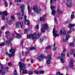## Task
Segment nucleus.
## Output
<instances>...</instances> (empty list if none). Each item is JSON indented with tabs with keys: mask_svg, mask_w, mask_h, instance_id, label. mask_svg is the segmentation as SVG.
<instances>
[{
	"mask_svg": "<svg viewBox=\"0 0 75 75\" xmlns=\"http://www.w3.org/2000/svg\"><path fill=\"white\" fill-rule=\"evenodd\" d=\"M5 27H2L1 28V30H4V29L5 28Z\"/></svg>",
	"mask_w": 75,
	"mask_h": 75,
	"instance_id": "nucleus-63",
	"label": "nucleus"
},
{
	"mask_svg": "<svg viewBox=\"0 0 75 75\" xmlns=\"http://www.w3.org/2000/svg\"><path fill=\"white\" fill-rule=\"evenodd\" d=\"M24 33L25 34H27V30L25 29L24 30Z\"/></svg>",
	"mask_w": 75,
	"mask_h": 75,
	"instance_id": "nucleus-44",
	"label": "nucleus"
},
{
	"mask_svg": "<svg viewBox=\"0 0 75 75\" xmlns=\"http://www.w3.org/2000/svg\"><path fill=\"white\" fill-rule=\"evenodd\" d=\"M27 16H24V18L25 19V20H27V19H27Z\"/></svg>",
	"mask_w": 75,
	"mask_h": 75,
	"instance_id": "nucleus-54",
	"label": "nucleus"
},
{
	"mask_svg": "<svg viewBox=\"0 0 75 75\" xmlns=\"http://www.w3.org/2000/svg\"><path fill=\"white\" fill-rule=\"evenodd\" d=\"M47 58V57L45 56V55L42 54L40 55L38 58V59L39 61H41L44 58Z\"/></svg>",
	"mask_w": 75,
	"mask_h": 75,
	"instance_id": "nucleus-6",
	"label": "nucleus"
},
{
	"mask_svg": "<svg viewBox=\"0 0 75 75\" xmlns=\"http://www.w3.org/2000/svg\"><path fill=\"white\" fill-rule=\"evenodd\" d=\"M56 49H57V47H54L53 49V50L55 51V50H56Z\"/></svg>",
	"mask_w": 75,
	"mask_h": 75,
	"instance_id": "nucleus-50",
	"label": "nucleus"
},
{
	"mask_svg": "<svg viewBox=\"0 0 75 75\" xmlns=\"http://www.w3.org/2000/svg\"><path fill=\"white\" fill-rule=\"evenodd\" d=\"M66 51V49L65 48L64 50L63 51V52H65Z\"/></svg>",
	"mask_w": 75,
	"mask_h": 75,
	"instance_id": "nucleus-57",
	"label": "nucleus"
},
{
	"mask_svg": "<svg viewBox=\"0 0 75 75\" xmlns=\"http://www.w3.org/2000/svg\"><path fill=\"white\" fill-rule=\"evenodd\" d=\"M1 69H3V65L1 64Z\"/></svg>",
	"mask_w": 75,
	"mask_h": 75,
	"instance_id": "nucleus-42",
	"label": "nucleus"
},
{
	"mask_svg": "<svg viewBox=\"0 0 75 75\" xmlns=\"http://www.w3.org/2000/svg\"><path fill=\"white\" fill-rule=\"evenodd\" d=\"M14 34H15V35H16V38H20L21 37V35L17 33H16V31H14Z\"/></svg>",
	"mask_w": 75,
	"mask_h": 75,
	"instance_id": "nucleus-12",
	"label": "nucleus"
},
{
	"mask_svg": "<svg viewBox=\"0 0 75 75\" xmlns=\"http://www.w3.org/2000/svg\"><path fill=\"white\" fill-rule=\"evenodd\" d=\"M67 57H69V54H68V53H67Z\"/></svg>",
	"mask_w": 75,
	"mask_h": 75,
	"instance_id": "nucleus-59",
	"label": "nucleus"
},
{
	"mask_svg": "<svg viewBox=\"0 0 75 75\" xmlns=\"http://www.w3.org/2000/svg\"><path fill=\"white\" fill-rule=\"evenodd\" d=\"M25 22V24H26V25H28V26L30 25V21H29L28 20H26Z\"/></svg>",
	"mask_w": 75,
	"mask_h": 75,
	"instance_id": "nucleus-19",
	"label": "nucleus"
},
{
	"mask_svg": "<svg viewBox=\"0 0 75 75\" xmlns=\"http://www.w3.org/2000/svg\"><path fill=\"white\" fill-rule=\"evenodd\" d=\"M9 52L10 53L12 52L11 54H8V52H6V55L7 56H8L9 57L11 58L12 56H14V52H15V49H11L9 51Z\"/></svg>",
	"mask_w": 75,
	"mask_h": 75,
	"instance_id": "nucleus-3",
	"label": "nucleus"
},
{
	"mask_svg": "<svg viewBox=\"0 0 75 75\" xmlns=\"http://www.w3.org/2000/svg\"><path fill=\"white\" fill-rule=\"evenodd\" d=\"M22 19H23V18H22V17H19V20H22Z\"/></svg>",
	"mask_w": 75,
	"mask_h": 75,
	"instance_id": "nucleus-53",
	"label": "nucleus"
},
{
	"mask_svg": "<svg viewBox=\"0 0 75 75\" xmlns=\"http://www.w3.org/2000/svg\"><path fill=\"white\" fill-rule=\"evenodd\" d=\"M50 60H48L47 61V65H49V64H50Z\"/></svg>",
	"mask_w": 75,
	"mask_h": 75,
	"instance_id": "nucleus-36",
	"label": "nucleus"
},
{
	"mask_svg": "<svg viewBox=\"0 0 75 75\" xmlns=\"http://www.w3.org/2000/svg\"><path fill=\"white\" fill-rule=\"evenodd\" d=\"M41 35V33H39L37 34H36V33H33V34H31L30 35H27V38H30L32 37L33 40H35V38H36V37L38 36V37H40Z\"/></svg>",
	"mask_w": 75,
	"mask_h": 75,
	"instance_id": "nucleus-2",
	"label": "nucleus"
},
{
	"mask_svg": "<svg viewBox=\"0 0 75 75\" xmlns=\"http://www.w3.org/2000/svg\"><path fill=\"white\" fill-rule=\"evenodd\" d=\"M21 0H15V2H21Z\"/></svg>",
	"mask_w": 75,
	"mask_h": 75,
	"instance_id": "nucleus-40",
	"label": "nucleus"
},
{
	"mask_svg": "<svg viewBox=\"0 0 75 75\" xmlns=\"http://www.w3.org/2000/svg\"><path fill=\"white\" fill-rule=\"evenodd\" d=\"M24 60H25V58H23L22 59V60H21V61H22V62H23L24 61Z\"/></svg>",
	"mask_w": 75,
	"mask_h": 75,
	"instance_id": "nucleus-55",
	"label": "nucleus"
},
{
	"mask_svg": "<svg viewBox=\"0 0 75 75\" xmlns=\"http://www.w3.org/2000/svg\"><path fill=\"white\" fill-rule=\"evenodd\" d=\"M70 67H74V61L72 60H71L69 63Z\"/></svg>",
	"mask_w": 75,
	"mask_h": 75,
	"instance_id": "nucleus-15",
	"label": "nucleus"
},
{
	"mask_svg": "<svg viewBox=\"0 0 75 75\" xmlns=\"http://www.w3.org/2000/svg\"><path fill=\"white\" fill-rule=\"evenodd\" d=\"M11 65V63L10 62H9L8 64V66H10V65Z\"/></svg>",
	"mask_w": 75,
	"mask_h": 75,
	"instance_id": "nucleus-56",
	"label": "nucleus"
},
{
	"mask_svg": "<svg viewBox=\"0 0 75 75\" xmlns=\"http://www.w3.org/2000/svg\"><path fill=\"white\" fill-rule=\"evenodd\" d=\"M19 7L20 8H21V13H22V16L23 17L24 16V5L23 4H22L20 5L19 6Z\"/></svg>",
	"mask_w": 75,
	"mask_h": 75,
	"instance_id": "nucleus-8",
	"label": "nucleus"
},
{
	"mask_svg": "<svg viewBox=\"0 0 75 75\" xmlns=\"http://www.w3.org/2000/svg\"><path fill=\"white\" fill-rule=\"evenodd\" d=\"M4 3L6 7H7V6H8V4H7V2L5 1Z\"/></svg>",
	"mask_w": 75,
	"mask_h": 75,
	"instance_id": "nucleus-38",
	"label": "nucleus"
},
{
	"mask_svg": "<svg viewBox=\"0 0 75 75\" xmlns=\"http://www.w3.org/2000/svg\"><path fill=\"white\" fill-rule=\"evenodd\" d=\"M40 21H45V19H44V18L42 17H41L40 18Z\"/></svg>",
	"mask_w": 75,
	"mask_h": 75,
	"instance_id": "nucleus-27",
	"label": "nucleus"
},
{
	"mask_svg": "<svg viewBox=\"0 0 75 75\" xmlns=\"http://www.w3.org/2000/svg\"><path fill=\"white\" fill-rule=\"evenodd\" d=\"M51 59H52V57H51V55H49L47 57V59L48 60H51Z\"/></svg>",
	"mask_w": 75,
	"mask_h": 75,
	"instance_id": "nucleus-25",
	"label": "nucleus"
},
{
	"mask_svg": "<svg viewBox=\"0 0 75 75\" xmlns=\"http://www.w3.org/2000/svg\"><path fill=\"white\" fill-rule=\"evenodd\" d=\"M75 25L74 24H70L68 25V27L69 28H71V27H74Z\"/></svg>",
	"mask_w": 75,
	"mask_h": 75,
	"instance_id": "nucleus-21",
	"label": "nucleus"
},
{
	"mask_svg": "<svg viewBox=\"0 0 75 75\" xmlns=\"http://www.w3.org/2000/svg\"><path fill=\"white\" fill-rule=\"evenodd\" d=\"M12 41L13 38H9V40L5 41V42L6 45L7 46H8V47H11V46L12 45V44L10 42H11V41Z\"/></svg>",
	"mask_w": 75,
	"mask_h": 75,
	"instance_id": "nucleus-4",
	"label": "nucleus"
},
{
	"mask_svg": "<svg viewBox=\"0 0 75 75\" xmlns=\"http://www.w3.org/2000/svg\"><path fill=\"white\" fill-rule=\"evenodd\" d=\"M48 26L47 24H45L44 25H43L42 28L41 29L42 33H44V32H45V31L44 30V29L47 30V29H48Z\"/></svg>",
	"mask_w": 75,
	"mask_h": 75,
	"instance_id": "nucleus-7",
	"label": "nucleus"
},
{
	"mask_svg": "<svg viewBox=\"0 0 75 75\" xmlns=\"http://www.w3.org/2000/svg\"><path fill=\"white\" fill-rule=\"evenodd\" d=\"M51 48V46H47L46 48V50H48L49 49H50Z\"/></svg>",
	"mask_w": 75,
	"mask_h": 75,
	"instance_id": "nucleus-32",
	"label": "nucleus"
},
{
	"mask_svg": "<svg viewBox=\"0 0 75 75\" xmlns=\"http://www.w3.org/2000/svg\"><path fill=\"white\" fill-rule=\"evenodd\" d=\"M4 43H2L0 44V46H1V47L4 46Z\"/></svg>",
	"mask_w": 75,
	"mask_h": 75,
	"instance_id": "nucleus-43",
	"label": "nucleus"
},
{
	"mask_svg": "<svg viewBox=\"0 0 75 75\" xmlns=\"http://www.w3.org/2000/svg\"><path fill=\"white\" fill-rule=\"evenodd\" d=\"M28 74L29 75H32L33 74V72L31 71H30L28 72Z\"/></svg>",
	"mask_w": 75,
	"mask_h": 75,
	"instance_id": "nucleus-26",
	"label": "nucleus"
},
{
	"mask_svg": "<svg viewBox=\"0 0 75 75\" xmlns=\"http://www.w3.org/2000/svg\"><path fill=\"white\" fill-rule=\"evenodd\" d=\"M60 33L61 35H62V34L63 35H65V34H66V31H65V30H63V32H62V30H61L60 31Z\"/></svg>",
	"mask_w": 75,
	"mask_h": 75,
	"instance_id": "nucleus-18",
	"label": "nucleus"
},
{
	"mask_svg": "<svg viewBox=\"0 0 75 75\" xmlns=\"http://www.w3.org/2000/svg\"><path fill=\"white\" fill-rule=\"evenodd\" d=\"M11 20H13L14 19V16H11Z\"/></svg>",
	"mask_w": 75,
	"mask_h": 75,
	"instance_id": "nucleus-47",
	"label": "nucleus"
},
{
	"mask_svg": "<svg viewBox=\"0 0 75 75\" xmlns=\"http://www.w3.org/2000/svg\"><path fill=\"white\" fill-rule=\"evenodd\" d=\"M9 4L10 6H11V5H12V2H10Z\"/></svg>",
	"mask_w": 75,
	"mask_h": 75,
	"instance_id": "nucleus-62",
	"label": "nucleus"
},
{
	"mask_svg": "<svg viewBox=\"0 0 75 75\" xmlns=\"http://www.w3.org/2000/svg\"><path fill=\"white\" fill-rule=\"evenodd\" d=\"M39 73L40 74H43L44 73V71H40Z\"/></svg>",
	"mask_w": 75,
	"mask_h": 75,
	"instance_id": "nucleus-45",
	"label": "nucleus"
},
{
	"mask_svg": "<svg viewBox=\"0 0 75 75\" xmlns=\"http://www.w3.org/2000/svg\"><path fill=\"white\" fill-rule=\"evenodd\" d=\"M74 17H75V15H71V19L74 18Z\"/></svg>",
	"mask_w": 75,
	"mask_h": 75,
	"instance_id": "nucleus-41",
	"label": "nucleus"
},
{
	"mask_svg": "<svg viewBox=\"0 0 75 75\" xmlns=\"http://www.w3.org/2000/svg\"><path fill=\"white\" fill-rule=\"evenodd\" d=\"M60 73L59 72H58L57 73V75H60Z\"/></svg>",
	"mask_w": 75,
	"mask_h": 75,
	"instance_id": "nucleus-61",
	"label": "nucleus"
},
{
	"mask_svg": "<svg viewBox=\"0 0 75 75\" xmlns=\"http://www.w3.org/2000/svg\"><path fill=\"white\" fill-rule=\"evenodd\" d=\"M19 67L21 68V70L20 71V72L21 73V71H23L22 72L23 74H27V70H24L25 68V66L24 64H22V62H19Z\"/></svg>",
	"mask_w": 75,
	"mask_h": 75,
	"instance_id": "nucleus-1",
	"label": "nucleus"
},
{
	"mask_svg": "<svg viewBox=\"0 0 75 75\" xmlns=\"http://www.w3.org/2000/svg\"><path fill=\"white\" fill-rule=\"evenodd\" d=\"M34 72L35 74H38V73H39V72L36 70H35L34 71Z\"/></svg>",
	"mask_w": 75,
	"mask_h": 75,
	"instance_id": "nucleus-34",
	"label": "nucleus"
},
{
	"mask_svg": "<svg viewBox=\"0 0 75 75\" xmlns=\"http://www.w3.org/2000/svg\"><path fill=\"white\" fill-rule=\"evenodd\" d=\"M69 37H70L69 35H67L66 37V40H64L63 41L64 42H66L67 41V40H68Z\"/></svg>",
	"mask_w": 75,
	"mask_h": 75,
	"instance_id": "nucleus-20",
	"label": "nucleus"
},
{
	"mask_svg": "<svg viewBox=\"0 0 75 75\" xmlns=\"http://www.w3.org/2000/svg\"><path fill=\"white\" fill-rule=\"evenodd\" d=\"M3 15L4 16H7L8 15V13L6 11H4L3 13Z\"/></svg>",
	"mask_w": 75,
	"mask_h": 75,
	"instance_id": "nucleus-22",
	"label": "nucleus"
},
{
	"mask_svg": "<svg viewBox=\"0 0 75 75\" xmlns=\"http://www.w3.org/2000/svg\"><path fill=\"white\" fill-rule=\"evenodd\" d=\"M33 10L35 12H36L37 13H40V11H41V9H38V7L37 6H35L33 7Z\"/></svg>",
	"mask_w": 75,
	"mask_h": 75,
	"instance_id": "nucleus-10",
	"label": "nucleus"
},
{
	"mask_svg": "<svg viewBox=\"0 0 75 75\" xmlns=\"http://www.w3.org/2000/svg\"><path fill=\"white\" fill-rule=\"evenodd\" d=\"M21 45H23V41H21Z\"/></svg>",
	"mask_w": 75,
	"mask_h": 75,
	"instance_id": "nucleus-49",
	"label": "nucleus"
},
{
	"mask_svg": "<svg viewBox=\"0 0 75 75\" xmlns=\"http://www.w3.org/2000/svg\"><path fill=\"white\" fill-rule=\"evenodd\" d=\"M55 28H54L53 30V33L55 37H56L57 36H59V34L57 33V31H55Z\"/></svg>",
	"mask_w": 75,
	"mask_h": 75,
	"instance_id": "nucleus-11",
	"label": "nucleus"
},
{
	"mask_svg": "<svg viewBox=\"0 0 75 75\" xmlns=\"http://www.w3.org/2000/svg\"><path fill=\"white\" fill-rule=\"evenodd\" d=\"M69 67H64V68H65V69H68V68H69Z\"/></svg>",
	"mask_w": 75,
	"mask_h": 75,
	"instance_id": "nucleus-52",
	"label": "nucleus"
},
{
	"mask_svg": "<svg viewBox=\"0 0 75 75\" xmlns=\"http://www.w3.org/2000/svg\"><path fill=\"white\" fill-rule=\"evenodd\" d=\"M72 2V0H69L67 1V2L68 3H69L70 4L68 5H67V7H71V6H72V4H71V3Z\"/></svg>",
	"mask_w": 75,
	"mask_h": 75,
	"instance_id": "nucleus-13",
	"label": "nucleus"
},
{
	"mask_svg": "<svg viewBox=\"0 0 75 75\" xmlns=\"http://www.w3.org/2000/svg\"><path fill=\"white\" fill-rule=\"evenodd\" d=\"M65 56V54L64 53H61V56H59L58 57V59H61L62 58H64Z\"/></svg>",
	"mask_w": 75,
	"mask_h": 75,
	"instance_id": "nucleus-16",
	"label": "nucleus"
},
{
	"mask_svg": "<svg viewBox=\"0 0 75 75\" xmlns=\"http://www.w3.org/2000/svg\"><path fill=\"white\" fill-rule=\"evenodd\" d=\"M5 34L6 35L5 36V37L7 38V39H8V35H10V33L8 31H6Z\"/></svg>",
	"mask_w": 75,
	"mask_h": 75,
	"instance_id": "nucleus-17",
	"label": "nucleus"
},
{
	"mask_svg": "<svg viewBox=\"0 0 75 75\" xmlns=\"http://www.w3.org/2000/svg\"><path fill=\"white\" fill-rule=\"evenodd\" d=\"M1 74L2 75H6V72L4 71H1Z\"/></svg>",
	"mask_w": 75,
	"mask_h": 75,
	"instance_id": "nucleus-29",
	"label": "nucleus"
},
{
	"mask_svg": "<svg viewBox=\"0 0 75 75\" xmlns=\"http://www.w3.org/2000/svg\"><path fill=\"white\" fill-rule=\"evenodd\" d=\"M12 35L13 38H15V36H14V34L12 33Z\"/></svg>",
	"mask_w": 75,
	"mask_h": 75,
	"instance_id": "nucleus-48",
	"label": "nucleus"
},
{
	"mask_svg": "<svg viewBox=\"0 0 75 75\" xmlns=\"http://www.w3.org/2000/svg\"><path fill=\"white\" fill-rule=\"evenodd\" d=\"M68 33H71V30H70L69 31H68Z\"/></svg>",
	"mask_w": 75,
	"mask_h": 75,
	"instance_id": "nucleus-58",
	"label": "nucleus"
},
{
	"mask_svg": "<svg viewBox=\"0 0 75 75\" xmlns=\"http://www.w3.org/2000/svg\"><path fill=\"white\" fill-rule=\"evenodd\" d=\"M61 62H62V63H64V62H65V60H64V59L63 58H61Z\"/></svg>",
	"mask_w": 75,
	"mask_h": 75,
	"instance_id": "nucleus-28",
	"label": "nucleus"
},
{
	"mask_svg": "<svg viewBox=\"0 0 75 75\" xmlns=\"http://www.w3.org/2000/svg\"><path fill=\"white\" fill-rule=\"evenodd\" d=\"M74 52H75V50L72 49L70 51V54L71 55H72L74 54Z\"/></svg>",
	"mask_w": 75,
	"mask_h": 75,
	"instance_id": "nucleus-23",
	"label": "nucleus"
},
{
	"mask_svg": "<svg viewBox=\"0 0 75 75\" xmlns=\"http://www.w3.org/2000/svg\"><path fill=\"white\" fill-rule=\"evenodd\" d=\"M14 75H17V72L16 69L14 70Z\"/></svg>",
	"mask_w": 75,
	"mask_h": 75,
	"instance_id": "nucleus-33",
	"label": "nucleus"
},
{
	"mask_svg": "<svg viewBox=\"0 0 75 75\" xmlns=\"http://www.w3.org/2000/svg\"><path fill=\"white\" fill-rule=\"evenodd\" d=\"M54 21L56 24H57V19L56 18H54Z\"/></svg>",
	"mask_w": 75,
	"mask_h": 75,
	"instance_id": "nucleus-46",
	"label": "nucleus"
},
{
	"mask_svg": "<svg viewBox=\"0 0 75 75\" xmlns=\"http://www.w3.org/2000/svg\"><path fill=\"white\" fill-rule=\"evenodd\" d=\"M28 54H29V51H27L25 53V55H28Z\"/></svg>",
	"mask_w": 75,
	"mask_h": 75,
	"instance_id": "nucleus-37",
	"label": "nucleus"
},
{
	"mask_svg": "<svg viewBox=\"0 0 75 75\" xmlns=\"http://www.w3.org/2000/svg\"><path fill=\"white\" fill-rule=\"evenodd\" d=\"M70 47H74V45H75V44L73 42H71L70 43Z\"/></svg>",
	"mask_w": 75,
	"mask_h": 75,
	"instance_id": "nucleus-30",
	"label": "nucleus"
},
{
	"mask_svg": "<svg viewBox=\"0 0 75 75\" xmlns=\"http://www.w3.org/2000/svg\"><path fill=\"white\" fill-rule=\"evenodd\" d=\"M57 13L59 14H62V11L60 10L59 9H57Z\"/></svg>",
	"mask_w": 75,
	"mask_h": 75,
	"instance_id": "nucleus-24",
	"label": "nucleus"
},
{
	"mask_svg": "<svg viewBox=\"0 0 75 75\" xmlns=\"http://www.w3.org/2000/svg\"><path fill=\"white\" fill-rule=\"evenodd\" d=\"M35 50V48L34 47H30L29 49V50Z\"/></svg>",
	"mask_w": 75,
	"mask_h": 75,
	"instance_id": "nucleus-31",
	"label": "nucleus"
},
{
	"mask_svg": "<svg viewBox=\"0 0 75 75\" xmlns=\"http://www.w3.org/2000/svg\"><path fill=\"white\" fill-rule=\"evenodd\" d=\"M32 8V7H31L29 5H28V14H30V13H31V9Z\"/></svg>",
	"mask_w": 75,
	"mask_h": 75,
	"instance_id": "nucleus-14",
	"label": "nucleus"
},
{
	"mask_svg": "<svg viewBox=\"0 0 75 75\" xmlns=\"http://www.w3.org/2000/svg\"><path fill=\"white\" fill-rule=\"evenodd\" d=\"M36 28L37 29V30H38V28H39V25H37L36 26Z\"/></svg>",
	"mask_w": 75,
	"mask_h": 75,
	"instance_id": "nucleus-51",
	"label": "nucleus"
},
{
	"mask_svg": "<svg viewBox=\"0 0 75 75\" xmlns=\"http://www.w3.org/2000/svg\"><path fill=\"white\" fill-rule=\"evenodd\" d=\"M5 69L6 70H8V67H6Z\"/></svg>",
	"mask_w": 75,
	"mask_h": 75,
	"instance_id": "nucleus-60",
	"label": "nucleus"
},
{
	"mask_svg": "<svg viewBox=\"0 0 75 75\" xmlns=\"http://www.w3.org/2000/svg\"><path fill=\"white\" fill-rule=\"evenodd\" d=\"M50 8L52 10V15H54L56 13V11L55 10V7L54 5L53 6H52L51 5L50 6Z\"/></svg>",
	"mask_w": 75,
	"mask_h": 75,
	"instance_id": "nucleus-5",
	"label": "nucleus"
},
{
	"mask_svg": "<svg viewBox=\"0 0 75 75\" xmlns=\"http://www.w3.org/2000/svg\"><path fill=\"white\" fill-rule=\"evenodd\" d=\"M1 19L2 20H4L5 19V16H4V15H3L1 17Z\"/></svg>",
	"mask_w": 75,
	"mask_h": 75,
	"instance_id": "nucleus-35",
	"label": "nucleus"
},
{
	"mask_svg": "<svg viewBox=\"0 0 75 75\" xmlns=\"http://www.w3.org/2000/svg\"><path fill=\"white\" fill-rule=\"evenodd\" d=\"M43 38H40V42H42V41H43Z\"/></svg>",
	"mask_w": 75,
	"mask_h": 75,
	"instance_id": "nucleus-39",
	"label": "nucleus"
},
{
	"mask_svg": "<svg viewBox=\"0 0 75 75\" xmlns=\"http://www.w3.org/2000/svg\"><path fill=\"white\" fill-rule=\"evenodd\" d=\"M23 25V23L21 22H18L17 23L16 25V27L17 28H22V26Z\"/></svg>",
	"mask_w": 75,
	"mask_h": 75,
	"instance_id": "nucleus-9",
	"label": "nucleus"
},
{
	"mask_svg": "<svg viewBox=\"0 0 75 75\" xmlns=\"http://www.w3.org/2000/svg\"><path fill=\"white\" fill-rule=\"evenodd\" d=\"M31 63H32V64H33V59H31Z\"/></svg>",
	"mask_w": 75,
	"mask_h": 75,
	"instance_id": "nucleus-64",
	"label": "nucleus"
}]
</instances>
